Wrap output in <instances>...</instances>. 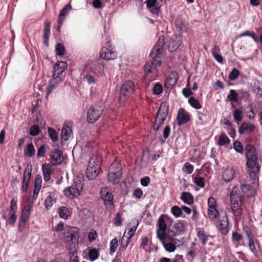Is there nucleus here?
Masks as SVG:
<instances>
[{
    "instance_id": "obj_59",
    "label": "nucleus",
    "mask_w": 262,
    "mask_h": 262,
    "mask_svg": "<svg viewBox=\"0 0 262 262\" xmlns=\"http://www.w3.org/2000/svg\"><path fill=\"white\" fill-rule=\"evenodd\" d=\"M198 236L200 241H202V243L203 245L206 244L207 241L208 240V236H207L204 231H199L198 232Z\"/></svg>"
},
{
    "instance_id": "obj_45",
    "label": "nucleus",
    "mask_w": 262,
    "mask_h": 262,
    "mask_svg": "<svg viewBox=\"0 0 262 262\" xmlns=\"http://www.w3.org/2000/svg\"><path fill=\"white\" fill-rule=\"evenodd\" d=\"M243 232L245 234L248 239L254 238V234L252 233L250 227L247 225H243Z\"/></svg>"
},
{
    "instance_id": "obj_37",
    "label": "nucleus",
    "mask_w": 262,
    "mask_h": 262,
    "mask_svg": "<svg viewBox=\"0 0 262 262\" xmlns=\"http://www.w3.org/2000/svg\"><path fill=\"white\" fill-rule=\"evenodd\" d=\"M230 143V139L227 136L225 133H222L219 136L218 144L220 146H224L229 144Z\"/></svg>"
},
{
    "instance_id": "obj_60",
    "label": "nucleus",
    "mask_w": 262,
    "mask_h": 262,
    "mask_svg": "<svg viewBox=\"0 0 262 262\" xmlns=\"http://www.w3.org/2000/svg\"><path fill=\"white\" fill-rule=\"evenodd\" d=\"M194 183L201 188L205 187V179L204 177H195L194 179Z\"/></svg>"
},
{
    "instance_id": "obj_41",
    "label": "nucleus",
    "mask_w": 262,
    "mask_h": 262,
    "mask_svg": "<svg viewBox=\"0 0 262 262\" xmlns=\"http://www.w3.org/2000/svg\"><path fill=\"white\" fill-rule=\"evenodd\" d=\"M234 120L237 122H241L243 119V112L241 110L235 108L233 112Z\"/></svg>"
},
{
    "instance_id": "obj_29",
    "label": "nucleus",
    "mask_w": 262,
    "mask_h": 262,
    "mask_svg": "<svg viewBox=\"0 0 262 262\" xmlns=\"http://www.w3.org/2000/svg\"><path fill=\"white\" fill-rule=\"evenodd\" d=\"M180 199L185 203L189 205H192L194 202L193 195L188 192H183L181 194Z\"/></svg>"
},
{
    "instance_id": "obj_14",
    "label": "nucleus",
    "mask_w": 262,
    "mask_h": 262,
    "mask_svg": "<svg viewBox=\"0 0 262 262\" xmlns=\"http://www.w3.org/2000/svg\"><path fill=\"white\" fill-rule=\"evenodd\" d=\"M68 64L65 61H58L56 63L54 67L53 77L56 79L58 81H61L62 79L60 76L62 74L67 68Z\"/></svg>"
},
{
    "instance_id": "obj_4",
    "label": "nucleus",
    "mask_w": 262,
    "mask_h": 262,
    "mask_svg": "<svg viewBox=\"0 0 262 262\" xmlns=\"http://www.w3.org/2000/svg\"><path fill=\"white\" fill-rule=\"evenodd\" d=\"M144 66V77L150 81L155 80L158 76V67L161 65V60L159 58H151Z\"/></svg>"
},
{
    "instance_id": "obj_26",
    "label": "nucleus",
    "mask_w": 262,
    "mask_h": 262,
    "mask_svg": "<svg viewBox=\"0 0 262 262\" xmlns=\"http://www.w3.org/2000/svg\"><path fill=\"white\" fill-rule=\"evenodd\" d=\"M228 220L226 214L220 221L219 225V230L221 233L224 235H227L228 233Z\"/></svg>"
},
{
    "instance_id": "obj_55",
    "label": "nucleus",
    "mask_w": 262,
    "mask_h": 262,
    "mask_svg": "<svg viewBox=\"0 0 262 262\" xmlns=\"http://www.w3.org/2000/svg\"><path fill=\"white\" fill-rule=\"evenodd\" d=\"M248 36L251 37L255 42L258 41V37L255 35V33L253 32H251L249 31H246L239 35L240 37Z\"/></svg>"
},
{
    "instance_id": "obj_25",
    "label": "nucleus",
    "mask_w": 262,
    "mask_h": 262,
    "mask_svg": "<svg viewBox=\"0 0 262 262\" xmlns=\"http://www.w3.org/2000/svg\"><path fill=\"white\" fill-rule=\"evenodd\" d=\"M48 195L46 198L44 204L47 209H50L56 202V193L55 191L48 192Z\"/></svg>"
},
{
    "instance_id": "obj_27",
    "label": "nucleus",
    "mask_w": 262,
    "mask_h": 262,
    "mask_svg": "<svg viewBox=\"0 0 262 262\" xmlns=\"http://www.w3.org/2000/svg\"><path fill=\"white\" fill-rule=\"evenodd\" d=\"M71 126V123H65L63 124L61 130V136L65 140L69 139L72 133Z\"/></svg>"
},
{
    "instance_id": "obj_17",
    "label": "nucleus",
    "mask_w": 262,
    "mask_h": 262,
    "mask_svg": "<svg viewBox=\"0 0 262 262\" xmlns=\"http://www.w3.org/2000/svg\"><path fill=\"white\" fill-rule=\"evenodd\" d=\"M178 74L177 72L173 71L166 77L164 86L168 89H172L177 83Z\"/></svg>"
},
{
    "instance_id": "obj_61",
    "label": "nucleus",
    "mask_w": 262,
    "mask_h": 262,
    "mask_svg": "<svg viewBox=\"0 0 262 262\" xmlns=\"http://www.w3.org/2000/svg\"><path fill=\"white\" fill-rule=\"evenodd\" d=\"M208 209H213L216 208V200L213 197L210 196L208 198Z\"/></svg>"
},
{
    "instance_id": "obj_63",
    "label": "nucleus",
    "mask_w": 262,
    "mask_h": 262,
    "mask_svg": "<svg viewBox=\"0 0 262 262\" xmlns=\"http://www.w3.org/2000/svg\"><path fill=\"white\" fill-rule=\"evenodd\" d=\"M40 129L38 125H34L30 127V134L32 136H35L39 134Z\"/></svg>"
},
{
    "instance_id": "obj_57",
    "label": "nucleus",
    "mask_w": 262,
    "mask_h": 262,
    "mask_svg": "<svg viewBox=\"0 0 262 262\" xmlns=\"http://www.w3.org/2000/svg\"><path fill=\"white\" fill-rule=\"evenodd\" d=\"M233 148L237 152L242 154L244 151L243 146L241 142L238 140L234 141L233 143Z\"/></svg>"
},
{
    "instance_id": "obj_28",
    "label": "nucleus",
    "mask_w": 262,
    "mask_h": 262,
    "mask_svg": "<svg viewBox=\"0 0 262 262\" xmlns=\"http://www.w3.org/2000/svg\"><path fill=\"white\" fill-rule=\"evenodd\" d=\"M50 23L48 21V20H46L45 21V27H44V34H43V38H44V44L47 46H49V40L50 35Z\"/></svg>"
},
{
    "instance_id": "obj_10",
    "label": "nucleus",
    "mask_w": 262,
    "mask_h": 262,
    "mask_svg": "<svg viewBox=\"0 0 262 262\" xmlns=\"http://www.w3.org/2000/svg\"><path fill=\"white\" fill-rule=\"evenodd\" d=\"M187 226L188 223L186 221L179 220L174 224L171 229L168 228V230H166V233L175 237L182 234L185 231Z\"/></svg>"
},
{
    "instance_id": "obj_9",
    "label": "nucleus",
    "mask_w": 262,
    "mask_h": 262,
    "mask_svg": "<svg viewBox=\"0 0 262 262\" xmlns=\"http://www.w3.org/2000/svg\"><path fill=\"white\" fill-rule=\"evenodd\" d=\"M103 107L98 105H91L87 112V121L89 123H94L101 117Z\"/></svg>"
},
{
    "instance_id": "obj_47",
    "label": "nucleus",
    "mask_w": 262,
    "mask_h": 262,
    "mask_svg": "<svg viewBox=\"0 0 262 262\" xmlns=\"http://www.w3.org/2000/svg\"><path fill=\"white\" fill-rule=\"evenodd\" d=\"M238 94L234 90H231L228 96L229 100L232 102H236L238 100Z\"/></svg>"
},
{
    "instance_id": "obj_1",
    "label": "nucleus",
    "mask_w": 262,
    "mask_h": 262,
    "mask_svg": "<svg viewBox=\"0 0 262 262\" xmlns=\"http://www.w3.org/2000/svg\"><path fill=\"white\" fill-rule=\"evenodd\" d=\"M173 220L167 214L161 215L158 219V228L157 230L158 238L166 251L173 252L176 249V245L180 241L166 233L167 225L171 224Z\"/></svg>"
},
{
    "instance_id": "obj_49",
    "label": "nucleus",
    "mask_w": 262,
    "mask_h": 262,
    "mask_svg": "<svg viewBox=\"0 0 262 262\" xmlns=\"http://www.w3.org/2000/svg\"><path fill=\"white\" fill-rule=\"evenodd\" d=\"M171 212L176 217H179L183 214L182 209L176 205L171 207Z\"/></svg>"
},
{
    "instance_id": "obj_44",
    "label": "nucleus",
    "mask_w": 262,
    "mask_h": 262,
    "mask_svg": "<svg viewBox=\"0 0 262 262\" xmlns=\"http://www.w3.org/2000/svg\"><path fill=\"white\" fill-rule=\"evenodd\" d=\"M230 199H233V198L235 199H239V198H242V195L240 193L238 187L236 186H234L233 187L231 192L230 194Z\"/></svg>"
},
{
    "instance_id": "obj_32",
    "label": "nucleus",
    "mask_w": 262,
    "mask_h": 262,
    "mask_svg": "<svg viewBox=\"0 0 262 262\" xmlns=\"http://www.w3.org/2000/svg\"><path fill=\"white\" fill-rule=\"evenodd\" d=\"M32 172V165L28 164L24 172L23 181L24 183H30Z\"/></svg>"
},
{
    "instance_id": "obj_48",
    "label": "nucleus",
    "mask_w": 262,
    "mask_h": 262,
    "mask_svg": "<svg viewBox=\"0 0 262 262\" xmlns=\"http://www.w3.org/2000/svg\"><path fill=\"white\" fill-rule=\"evenodd\" d=\"M219 215V212L217 209H208V215L210 220L213 221Z\"/></svg>"
},
{
    "instance_id": "obj_51",
    "label": "nucleus",
    "mask_w": 262,
    "mask_h": 262,
    "mask_svg": "<svg viewBox=\"0 0 262 262\" xmlns=\"http://www.w3.org/2000/svg\"><path fill=\"white\" fill-rule=\"evenodd\" d=\"M194 169L193 166L189 162H186L183 165L182 170L187 174H191Z\"/></svg>"
},
{
    "instance_id": "obj_24",
    "label": "nucleus",
    "mask_w": 262,
    "mask_h": 262,
    "mask_svg": "<svg viewBox=\"0 0 262 262\" xmlns=\"http://www.w3.org/2000/svg\"><path fill=\"white\" fill-rule=\"evenodd\" d=\"M255 129L254 125L246 122H243L239 127L238 132L241 135H243L247 133L253 132Z\"/></svg>"
},
{
    "instance_id": "obj_31",
    "label": "nucleus",
    "mask_w": 262,
    "mask_h": 262,
    "mask_svg": "<svg viewBox=\"0 0 262 262\" xmlns=\"http://www.w3.org/2000/svg\"><path fill=\"white\" fill-rule=\"evenodd\" d=\"M108 170L115 173V174H118V176H122V174L121 165L119 162L116 161L111 164Z\"/></svg>"
},
{
    "instance_id": "obj_30",
    "label": "nucleus",
    "mask_w": 262,
    "mask_h": 262,
    "mask_svg": "<svg viewBox=\"0 0 262 262\" xmlns=\"http://www.w3.org/2000/svg\"><path fill=\"white\" fill-rule=\"evenodd\" d=\"M108 181L113 185L118 184L120 181L122 176H118V174L108 170Z\"/></svg>"
},
{
    "instance_id": "obj_39",
    "label": "nucleus",
    "mask_w": 262,
    "mask_h": 262,
    "mask_svg": "<svg viewBox=\"0 0 262 262\" xmlns=\"http://www.w3.org/2000/svg\"><path fill=\"white\" fill-rule=\"evenodd\" d=\"M42 170L43 172V179L46 182H48L51 178V168L49 166L42 165Z\"/></svg>"
},
{
    "instance_id": "obj_23",
    "label": "nucleus",
    "mask_w": 262,
    "mask_h": 262,
    "mask_svg": "<svg viewBox=\"0 0 262 262\" xmlns=\"http://www.w3.org/2000/svg\"><path fill=\"white\" fill-rule=\"evenodd\" d=\"M181 43V37L177 35H173L171 37L168 49L170 52L176 50L180 46Z\"/></svg>"
},
{
    "instance_id": "obj_7",
    "label": "nucleus",
    "mask_w": 262,
    "mask_h": 262,
    "mask_svg": "<svg viewBox=\"0 0 262 262\" xmlns=\"http://www.w3.org/2000/svg\"><path fill=\"white\" fill-rule=\"evenodd\" d=\"M168 111V106L166 103H162L160 104L153 126L155 130H158L163 124L167 116Z\"/></svg>"
},
{
    "instance_id": "obj_5",
    "label": "nucleus",
    "mask_w": 262,
    "mask_h": 262,
    "mask_svg": "<svg viewBox=\"0 0 262 262\" xmlns=\"http://www.w3.org/2000/svg\"><path fill=\"white\" fill-rule=\"evenodd\" d=\"M79 235V229L77 227H70L67 230V234L64 236L63 240L69 249L72 250L78 247Z\"/></svg>"
},
{
    "instance_id": "obj_12",
    "label": "nucleus",
    "mask_w": 262,
    "mask_h": 262,
    "mask_svg": "<svg viewBox=\"0 0 262 262\" xmlns=\"http://www.w3.org/2000/svg\"><path fill=\"white\" fill-rule=\"evenodd\" d=\"M135 91V84L133 81L127 80L122 85L120 89V96L121 99L122 97H129Z\"/></svg>"
},
{
    "instance_id": "obj_11",
    "label": "nucleus",
    "mask_w": 262,
    "mask_h": 262,
    "mask_svg": "<svg viewBox=\"0 0 262 262\" xmlns=\"http://www.w3.org/2000/svg\"><path fill=\"white\" fill-rule=\"evenodd\" d=\"M100 193L106 208L108 210L113 209L115 207V205L114 202V195L112 193L107 191L106 188H102L101 190Z\"/></svg>"
},
{
    "instance_id": "obj_22",
    "label": "nucleus",
    "mask_w": 262,
    "mask_h": 262,
    "mask_svg": "<svg viewBox=\"0 0 262 262\" xmlns=\"http://www.w3.org/2000/svg\"><path fill=\"white\" fill-rule=\"evenodd\" d=\"M257 156H251V157L246 158L247 165L249 169H256V171H259L260 166L257 162Z\"/></svg>"
},
{
    "instance_id": "obj_13",
    "label": "nucleus",
    "mask_w": 262,
    "mask_h": 262,
    "mask_svg": "<svg viewBox=\"0 0 262 262\" xmlns=\"http://www.w3.org/2000/svg\"><path fill=\"white\" fill-rule=\"evenodd\" d=\"M165 45L163 38H159L155 46L150 53L151 58H161L163 52V47Z\"/></svg>"
},
{
    "instance_id": "obj_56",
    "label": "nucleus",
    "mask_w": 262,
    "mask_h": 262,
    "mask_svg": "<svg viewBox=\"0 0 262 262\" xmlns=\"http://www.w3.org/2000/svg\"><path fill=\"white\" fill-rule=\"evenodd\" d=\"M118 246V244L117 238L113 239L110 243V254H112L116 251Z\"/></svg>"
},
{
    "instance_id": "obj_64",
    "label": "nucleus",
    "mask_w": 262,
    "mask_h": 262,
    "mask_svg": "<svg viewBox=\"0 0 262 262\" xmlns=\"http://www.w3.org/2000/svg\"><path fill=\"white\" fill-rule=\"evenodd\" d=\"M243 235L237 232L236 231L233 232L232 234V240L233 242H238L243 239Z\"/></svg>"
},
{
    "instance_id": "obj_53",
    "label": "nucleus",
    "mask_w": 262,
    "mask_h": 262,
    "mask_svg": "<svg viewBox=\"0 0 262 262\" xmlns=\"http://www.w3.org/2000/svg\"><path fill=\"white\" fill-rule=\"evenodd\" d=\"M48 133L51 140L53 142H56L58 140V137L57 133L55 129H53L52 128L49 127Z\"/></svg>"
},
{
    "instance_id": "obj_50",
    "label": "nucleus",
    "mask_w": 262,
    "mask_h": 262,
    "mask_svg": "<svg viewBox=\"0 0 262 262\" xmlns=\"http://www.w3.org/2000/svg\"><path fill=\"white\" fill-rule=\"evenodd\" d=\"M55 52L56 55L58 56H62L65 52V48L64 46L61 43H58L55 48Z\"/></svg>"
},
{
    "instance_id": "obj_35",
    "label": "nucleus",
    "mask_w": 262,
    "mask_h": 262,
    "mask_svg": "<svg viewBox=\"0 0 262 262\" xmlns=\"http://www.w3.org/2000/svg\"><path fill=\"white\" fill-rule=\"evenodd\" d=\"M56 79L52 78L51 80V81L47 87V94L46 97L48 99L49 96L51 94L53 90L56 87V85L59 82Z\"/></svg>"
},
{
    "instance_id": "obj_54",
    "label": "nucleus",
    "mask_w": 262,
    "mask_h": 262,
    "mask_svg": "<svg viewBox=\"0 0 262 262\" xmlns=\"http://www.w3.org/2000/svg\"><path fill=\"white\" fill-rule=\"evenodd\" d=\"M17 220V215L15 213H11L10 217L7 219L6 224L14 226Z\"/></svg>"
},
{
    "instance_id": "obj_20",
    "label": "nucleus",
    "mask_w": 262,
    "mask_h": 262,
    "mask_svg": "<svg viewBox=\"0 0 262 262\" xmlns=\"http://www.w3.org/2000/svg\"><path fill=\"white\" fill-rule=\"evenodd\" d=\"M235 176V171L233 167H228L223 171L222 178L226 182L231 181Z\"/></svg>"
},
{
    "instance_id": "obj_3",
    "label": "nucleus",
    "mask_w": 262,
    "mask_h": 262,
    "mask_svg": "<svg viewBox=\"0 0 262 262\" xmlns=\"http://www.w3.org/2000/svg\"><path fill=\"white\" fill-rule=\"evenodd\" d=\"M102 158L98 155H93L90 159L86 169V176L90 180L96 178L101 169Z\"/></svg>"
},
{
    "instance_id": "obj_33",
    "label": "nucleus",
    "mask_w": 262,
    "mask_h": 262,
    "mask_svg": "<svg viewBox=\"0 0 262 262\" xmlns=\"http://www.w3.org/2000/svg\"><path fill=\"white\" fill-rule=\"evenodd\" d=\"M35 154V149L32 143H29L24 150V155L26 157L30 158Z\"/></svg>"
},
{
    "instance_id": "obj_2",
    "label": "nucleus",
    "mask_w": 262,
    "mask_h": 262,
    "mask_svg": "<svg viewBox=\"0 0 262 262\" xmlns=\"http://www.w3.org/2000/svg\"><path fill=\"white\" fill-rule=\"evenodd\" d=\"M104 67V64L100 63L97 59L88 60L84 66L82 73L83 79L86 80L89 84L96 83L98 74L100 73L102 68Z\"/></svg>"
},
{
    "instance_id": "obj_42",
    "label": "nucleus",
    "mask_w": 262,
    "mask_h": 262,
    "mask_svg": "<svg viewBox=\"0 0 262 262\" xmlns=\"http://www.w3.org/2000/svg\"><path fill=\"white\" fill-rule=\"evenodd\" d=\"M188 103L193 108L195 109H200L202 105L199 101L193 97H190L188 99Z\"/></svg>"
},
{
    "instance_id": "obj_6",
    "label": "nucleus",
    "mask_w": 262,
    "mask_h": 262,
    "mask_svg": "<svg viewBox=\"0 0 262 262\" xmlns=\"http://www.w3.org/2000/svg\"><path fill=\"white\" fill-rule=\"evenodd\" d=\"M83 183L80 180L74 181L73 184L63 190L64 195L70 199L78 198L83 189Z\"/></svg>"
},
{
    "instance_id": "obj_62",
    "label": "nucleus",
    "mask_w": 262,
    "mask_h": 262,
    "mask_svg": "<svg viewBox=\"0 0 262 262\" xmlns=\"http://www.w3.org/2000/svg\"><path fill=\"white\" fill-rule=\"evenodd\" d=\"M239 75V71H238V69L234 68L233 69V70L230 73L229 77L230 80H234L238 78Z\"/></svg>"
},
{
    "instance_id": "obj_19",
    "label": "nucleus",
    "mask_w": 262,
    "mask_h": 262,
    "mask_svg": "<svg viewBox=\"0 0 262 262\" xmlns=\"http://www.w3.org/2000/svg\"><path fill=\"white\" fill-rule=\"evenodd\" d=\"M51 162L53 165H60L63 161V152L59 149H55L50 154Z\"/></svg>"
},
{
    "instance_id": "obj_40",
    "label": "nucleus",
    "mask_w": 262,
    "mask_h": 262,
    "mask_svg": "<svg viewBox=\"0 0 262 262\" xmlns=\"http://www.w3.org/2000/svg\"><path fill=\"white\" fill-rule=\"evenodd\" d=\"M100 253L96 248L90 249L89 250V256L91 261H94L98 259Z\"/></svg>"
},
{
    "instance_id": "obj_36",
    "label": "nucleus",
    "mask_w": 262,
    "mask_h": 262,
    "mask_svg": "<svg viewBox=\"0 0 262 262\" xmlns=\"http://www.w3.org/2000/svg\"><path fill=\"white\" fill-rule=\"evenodd\" d=\"M246 150V157H251V156H257L256 149L254 145L252 144H247L245 147Z\"/></svg>"
},
{
    "instance_id": "obj_8",
    "label": "nucleus",
    "mask_w": 262,
    "mask_h": 262,
    "mask_svg": "<svg viewBox=\"0 0 262 262\" xmlns=\"http://www.w3.org/2000/svg\"><path fill=\"white\" fill-rule=\"evenodd\" d=\"M32 206V203H29L28 205L25 206L22 210L18 224V231L19 232H22L25 229L29 216L31 214V210Z\"/></svg>"
},
{
    "instance_id": "obj_52",
    "label": "nucleus",
    "mask_w": 262,
    "mask_h": 262,
    "mask_svg": "<svg viewBox=\"0 0 262 262\" xmlns=\"http://www.w3.org/2000/svg\"><path fill=\"white\" fill-rule=\"evenodd\" d=\"M163 92V87L159 82L156 83L152 89V93L154 95H160Z\"/></svg>"
},
{
    "instance_id": "obj_38",
    "label": "nucleus",
    "mask_w": 262,
    "mask_h": 262,
    "mask_svg": "<svg viewBox=\"0 0 262 262\" xmlns=\"http://www.w3.org/2000/svg\"><path fill=\"white\" fill-rule=\"evenodd\" d=\"M72 9V6L70 4L67 5L60 11L58 16V19L60 21H64V16L67 15L69 12Z\"/></svg>"
},
{
    "instance_id": "obj_34",
    "label": "nucleus",
    "mask_w": 262,
    "mask_h": 262,
    "mask_svg": "<svg viewBox=\"0 0 262 262\" xmlns=\"http://www.w3.org/2000/svg\"><path fill=\"white\" fill-rule=\"evenodd\" d=\"M253 89L257 98L262 97V82L259 81H255Z\"/></svg>"
},
{
    "instance_id": "obj_43",
    "label": "nucleus",
    "mask_w": 262,
    "mask_h": 262,
    "mask_svg": "<svg viewBox=\"0 0 262 262\" xmlns=\"http://www.w3.org/2000/svg\"><path fill=\"white\" fill-rule=\"evenodd\" d=\"M69 215V211L67 207L62 206L60 208L59 211V215L60 217L67 219Z\"/></svg>"
},
{
    "instance_id": "obj_46",
    "label": "nucleus",
    "mask_w": 262,
    "mask_h": 262,
    "mask_svg": "<svg viewBox=\"0 0 262 262\" xmlns=\"http://www.w3.org/2000/svg\"><path fill=\"white\" fill-rule=\"evenodd\" d=\"M170 127L169 125H166L164 128L163 132V135L164 137V139H162L160 137L159 140L162 143H164L165 142L166 139H167L170 135Z\"/></svg>"
},
{
    "instance_id": "obj_21",
    "label": "nucleus",
    "mask_w": 262,
    "mask_h": 262,
    "mask_svg": "<svg viewBox=\"0 0 262 262\" xmlns=\"http://www.w3.org/2000/svg\"><path fill=\"white\" fill-rule=\"evenodd\" d=\"M145 3L147 8L152 14L159 15L160 7L158 5L157 0H146Z\"/></svg>"
},
{
    "instance_id": "obj_16",
    "label": "nucleus",
    "mask_w": 262,
    "mask_h": 262,
    "mask_svg": "<svg viewBox=\"0 0 262 262\" xmlns=\"http://www.w3.org/2000/svg\"><path fill=\"white\" fill-rule=\"evenodd\" d=\"M231 209L234 214L236 216H239L243 212L242 208V198L235 199L234 198L230 199Z\"/></svg>"
},
{
    "instance_id": "obj_58",
    "label": "nucleus",
    "mask_w": 262,
    "mask_h": 262,
    "mask_svg": "<svg viewBox=\"0 0 262 262\" xmlns=\"http://www.w3.org/2000/svg\"><path fill=\"white\" fill-rule=\"evenodd\" d=\"M17 201L16 199L13 198L10 202V211L11 213H15L16 214L17 213Z\"/></svg>"
},
{
    "instance_id": "obj_15",
    "label": "nucleus",
    "mask_w": 262,
    "mask_h": 262,
    "mask_svg": "<svg viewBox=\"0 0 262 262\" xmlns=\"http://www.w3.org/2000/svg\"><path fill=\"white\" fill-rule=\"evenodd\" d=\"M100 57L105 60H113L117 57V54L110 46V43H106V47L102 48L100 52Z\"/></svg>"
},
{
    "instance_id": "obj_18",
    "label": "nucleus",
    "mask_w": 262,
    "mask_h": 262,
    "mask_svg": "<svg viewBox=\"0 0 262 262\" xmlns=\"http://www.w3.org/2000/svg\"><path fill=\"white\" fill-rule=\"evenodd\" d=\"M190 119L189 115L185 111V109L181 108L179 110L177 117L178 125L181 126L186 123L190 120Z\"/></svg>"
}]
</instances>
